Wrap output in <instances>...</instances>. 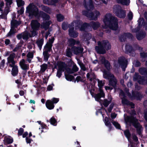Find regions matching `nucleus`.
<instances>
[{
	"label": "nucleus",
	"mask_w": 147,
	"mask_h": 147,
	"mask_svg": "<svg viewBox=\"0 0 147 147\" xmlns=\"http://www.w3.org/2000/svg\"><path fill=\"white\" fill-rule=\"evenodd\" d=\"M18 7L23 6L25 4L24 1L22 0H16Z\"/></svg>",
	"instance_id": "46"
},
{
	"label": "nucleus",
	"mask_w": 147,
	"mask_h": 147,
	"mask_svg": "<svg viewBox=\"0 0 147 147\" xmlns=\"http://www.w3.org/2000/svg\"><path fill=\"white\" fill-rule=\"evenodd\" d=\"M110 71H107L104 70L103 71V77L106 79L109 80L111 78H113L114 76L113 74H112L110 72Z\"/></svg>",
	"instance_id": "17"
},
{
	"label": "nucleus",
	"mask_w": 147,
	"mask_h": 147,
	"mask_svg": "<svg viewBox=\"0 0 147 147\" xmlns=\"http://www.w3.org/2000/svg\"><path fill=\"white\" fill-rule=\"evenodd\" d=\"M24 132V129L22 127L20 128L18 131V135L19 136L22 135Z\"/></svg>",
	"instance_id": "58"
},
{
	"label": "nucleus",
	"mask_w": 147,
	"mask_h": 147,
	"mask_svg": "<svg viewBox=\"0 0 147 147\" xmlns=\"http://www.w3.org/2000/svg\"><path fill=\"white\" fill-rule=\"evenodd\" d=\"M133 80L137 81L139 84H142L145 81V78L143 76L139 75L138 72H135L133 76Z\"/></svg>",
	"instance_id": "12"
},
{
	"label": "nucleus",
	"mask_w": 147,
	"mask_h": 147,
	"mask_svg": "<svg viewBox=\"0 0 147 147\" xmlns=\"http://www.w3.org/2000/svg\"><path fill=\"white\" fill-rule=\"evenodd\" d=\"M42 9L43 11L47 13H49L51 11L50 8L44 5H42Z\"/></svg>",
	"instance_id": "45"
},
{
	"label": "nucleus",
	"mask_w": 147,
	"mask_h": 147,
	"mask_svg": "<svg viewBox=\"0 0 147 147\" xmlns=\"http://www.w3.org/2000/svg\"><path fill=\"white\" fill-rule=\"evenodd\" d=\"M34 57V53L32 52H29L27 55V57L29 59H32Z\"/></svg>",
	"instance_id": "56"
},
{
	"label": "nucleus",
	"mask_w": 147,
	"mask_h": 147,
	"mask_svg": "<svg viewBox=\"0 0 147 147\" xmlns=\"http://www.w3.org/2000/svg\"><path fill=\"white\" fill-rule=\"evenodd\" d=\"M20 24V22L17 20H12L11 22V29L6 35V37L11 38L12 36H14L16 31V28H17Z\"/></svg>",
	"instance_id": "6"
},
{
	"label": "nucleus",
	"mask_w": 147,
	"mask_h": 147,
	"mask_svg": "<svg viewBox=\"0 0 147 147\" xmlns=\"http://www.w3.org/2000/svg\"><path fill=\"white\" fill-rule=\"evenodd\" d=\"M139 71L141 75L144 76L147 78V69L146 67H142L140 68Z\"/></svg>",
	"instance_id": "25"
},
{
	"label": "nucleus",
	"mask_w": 147,
	"mask_h": 147,
	"mask_svg": "<svg viewBox=\"0 0 147 147\" xmlns=\"http://www.w3.org/2000/svg\"><path fill=\"white\" fill-rule=\"evenodd\" d=\"M50 55L49 53H46V52H43L44 60L46 61H47L50 56Z\"/></svg>",
	"instance_id": "44"
},
{
	"label": "nucleus",
	"mask_w": 147,
	"mask_h": 147,
	"mask_svg": "<svg viewBox=\"0 0 147 147\" xmlns=\"http://www.w3.org/2000/svg\"><path fill=\"white\" fill-rule=\"evenodd\" d=\"M68 31L69 35L70 37L76 38L78 36V33L74 31V27H70Z\"/></svg>",
	"instance_id": "20"
},
{
	"label": "nucleus",
	"mask_w": 147,
	"mask_h": 147,
	"mask_svg": "<svg viewBox=\"0 0 147 147\" xmlns=\"http://www.w3.org/2000/svg\"><path fill=\"white\" fill-rule=\"evenodd\" d=\"M144 17L146 20V22H145L143 18H140L138 21V26L135 29L136 32L139 31L142 26H145L146 25V26L145 27V29L147 31V12L145 13Z\"/></svg>",
	"instance_id": "10"
},
{
	"label": "nucleus",
	"mask_w": 147,
	"mask_h": 147,
	"mask_svg": "<svg viewBox=\"0 0 147 147\" xmlns=\"http://www.w3.org/2000/svg\"><path fill=\"white\" fill-rule=\"evenodd\" d=\"M140 57L142 58H147V52H141L140 53Z\"/></svg>",
	"instance_id": "54"
},
{
	"label": "nucleus",
	"mask_w": 147,
	"mask_h": 147,
	"mask_svg": "<svg viewBox=\"0 0 147 147\" xmlns=\"http://www.w3.org/2000/svg\"><path fill=\"white\" fill-rule=\"evenodd\" d=\"M119 39L121 42H125L126 40V37L125 33L120 35L119 37Z\"/></svg>",
	"instance_id": "39"
},
{
	"label": "nucleus",
	"mask_w": 147,
	"mask_h": 147,
	"mask_svg": "<svg viewBox=\"0 0 147 147\" xmlns=\"http://www.w3.org/2000/svg\"><path fill=\"white\" fill-rule=\"evenodd\" d=\"M31 26L32 30L31 32L33 36L37 35V31L39 29L40 24L36 20H32L31 22Z\"/></svg>",
	"instance_id": "7"
},
{
	"label": "nucleus",
	"mask_w": 147,
	"mask_h": 147,
	"mask_svg": "<svg viewBox=\"0 0 147 147\" xmlns=\"http://www.w3.org/2000/svg\"><path fill=\"white\" fill-rule=\"evenodd\" d=\"M76 81H77V82H78L79 81L82 82L83 79L80 76H78L76 77V79L74 80V82L75 83Z\"/></svg>",
	"instance_id": "59"
},
{
	"label": "nucleus",
	"mask_w": 147,
	"mask_h": 147,
	"mask_svg": "<svg viewBox=\"0 0 147 147\" xmlns=\"http://www.w3.org/2000/svg\"><path fill=\"white\" fill-rule=\"evenodd\" d=\"M103 21L106 28L108 27L112 30H116L118 28V20L116 17L106 15Z\"/></svg>",
	"instance_id": "2"
},
{
	"label": "nucleus",
	"mask_w": 147,
	"mask_h": 147,
	"mask_svg": "<svg viewBox=\"0 0 147 147\" xmlns=\"http://www.w3.org/2000/svg\"><path fill=\"white\" fill-rule=\"evenodd\" d=\"M124 134L128 139H129L131 136V134L129 129H127L124 131Z\"/></svg>",
	"instance_id": "37"
},
{
	"label": "nucleus",
	"mask_w": 147,
	"mask_h": 147,
	"mask_svg": "<svg viewBox=\"0 0 147 147\" xmlns=\"http://www.w3.org/2000/svg\"><path fill=\"white\" fill-rule=\"evenodd\" d=\"M97 45L98 46L95 47V50L99 54H104L106 53L107 51L111 49V44L107 40L98 41Z\"/></svg>",
	"instance_id": "3"
},
{
	"label": "nucleus",
	"mask_w": 147,
	"mask_h": 147,
	"mask_svg": "<svg viewBox=\"0 0 147 147\" xmlns=\"http://www.w3.org/2000/svg\"><path fill=\"white\" fill-rule=\"evenodd\" d=\"M66 55V56L69 57H71L72 56V51L70 48H68L67 49Z\"/></svg>",
	"instance_id": "47"
},
{
	"label": "nucleus",
	"mask_w": 147,
	"mask_h": 147,
	"mask_svg": "<svg viewBox=\"0 0 147 147\" xmlns=\"http://www.w3.org/2000/svg\"><path fill=\"white\" fill-rule=\"evenodd\" d=\"M51 101L54 104L57 103L59 101V98H57L53 97L51 100Z\"/></svg>",
	"instance_id": "55"
},
{
	"label": "nucleus",
	"mask_w": 147,
	"mask_h": 147,
	"mask_svg": "<svg viewBox=\"0 0 147 147\" xmlns=\"http://www.w3.org/2000/svg\"><path fill=\"white\" fill-rule=\"evenodd\" d=\"M72 69L73 73L78 71L79 70V68L76 64L73 65Z\"/></svg>",
	"instance_id": "53"
},
{
	"label": "nucleus",
	"mask_w": 147,
	"mask_h": 147,
	"mask_svg": "<svg viewBox=\"0 0 147 147\" xmlns=\"http://www.w3.org/2000/svg\"><path fill=\"white\" fill-rule=\"evenodd\" d=\"M125 121L131 124L136 129V131L138 134L140 135L142 134L141 129L142 127L138 121V120L135 117L133 116H128L125 120Z\"/></svg>",
	"instance_id": "4"
},
{
	"label": "nucleus",
	"mask_w": 147,
	"mask_h": 147,
	"mask_svg": "<svg viewBox=\"0 0 147 147\" xmlns=\"http://www.w3.org/2000/svg\"><path fill=\"white\" fill-rule=\"evenodd\" d=\"M78 64L82 70L84 71L86 70V69L85 66L82 61L78 62Z\"/></svg>",
	"instance_id": "51"
},
{
	"label": "nucleus",
	"mask_w": 147,
	"mask_h": 147,
	"mask_svg": "<svg viewBox=\"0 0 147 147\" xmlns=\"http://www.w3.org/2000/svg\"><path fill=\"white\" fill-rule=\"evenodd\" d=\"M67 72L68 74H72L73 73V72L72 71V69H71L70 68H68L66 69Z\"/></svg>",
	"instance_id": "62"
},
{
	"label": "nucleus",
	"mask_w": 147,
	"mask_h": 147,
	"mask_svg": "<svg viewBox=\"0 0 147 147\" xmlns=\"http://www.w3.org/2000/svg\"><path fill=\"white\" fill-rule=\"evenodd\" d=\"M130 101L128 100L127 99L125 98H122V103L123 104L128 106V104Z\"/></svg>",
	"instance_id": "49"
},
{
	"label": "nucleus",
	"mask_w": 147,
	"mask_h": 147,
	"mask_svg": "<svg viewBox=\"0 0 147 147\" xmlns=\"http://www.w3.org/2000/svg\"><path fill=\"white\" fill-rule=\"evenodd\" d=\"M22 38L24 40H26L28 39L29 37H32L34 36H33L32 34H31L29 32L27 31L22 33Z\"/></svg>",
	"instance_id": "26"
},
{
	"label": "nucleus",
	"mask_w": 147,
	"mask_h": 147,
	"mask_svg": "<svg viewBox=\"0 0 147 147\" xmlns=\"http://www.w3.org/2000/svg\"><path fill=\"white\" fill-rule=\"evenodd\" d=\"M114 103H111L109 105V107L108 109V111L109 113H111L114 107Z\"/></svg>",
	"instance_id": "57"
},
{
	"label": "nucleus",
	"mask_w": 147,
	"mask_h": 147,
	"mask_svg": "<svg viewBox=\"0 0 147 147\" xmlns=\"http://www.w3.org/2000/svg\"><path fill=\"white\" fill-rule=\"evenodd\" d=\"M18 72V69L17 66H15L12 68L11 74L13 76H17Z\"/></svg>",
	"instance_id": "28"
},
{
	"label": "nucleus",
	"mask_w": 147,
	"mask_h": 147,
	"mask_svg": "<svg viewBox=\"0 0 147 147\" xmlns=\"http://www.w3.org/2000/svg\"><path fill=\"white\" fill-rule=\"evenodd\" d=\"M102 63L103 64L105 67L108 71H110L111 65L109 61L105 58H102L101 60Z\"/></svg>",
	"instance_id": "14"
},
{
	"label": "nucleus",
	"mask_w": 147,
	"mask_h": 147,
	"mask_svg": "<svg viewBox=\"0 0 147 147\" xmlns=\"http://www.w3.org/2000/svg\"><path fill=\"white\" fill-rule=\"evenodd\" d=\"M51 23L52 22L50 20L46 21L45 22L42 23L41 25V28L45 29V30H46L48 28L50 25Z\"/></svg>",
	"instance_id": "27"
},
{
	"label": "nucleus",
	"mask_w": 147,
	"mask_h": 147,
	"mask_svg": "<svg viewBox=\"0 0 147 147\" xmlns=\"http://www.w3.org/2000/svg\"><path fill=\"white\" fill-rule=\"evenodd\" d=\"M111 123L116 129L121 130L120 124L117 122L113 121Z\"/></svg>",
	"instance_id": "43"
},
{
	"label": "nucleus",
	"mask_w": 147,
	"mask_h": 147,
	"mask_svg": "<svg viewBox=\"0 0 147 147\" xmlns=\"http://www.w3.org/2000/svg\"><path fill=\"white\" fill-rule=\"evenodd\" d=\"M9 8L8 6L6 7L4 9V12L5 14H6V15H7V14L9 12Z\"/></svg>",
	"instance_id": "64"
},
{
	"label": "nucleus",
	"mask_w": 147,
	"mask_h": 147,
	"mask_svg": "<svg viewBox=\"0 0 147 147\" xmlns=\"http://www.w3.org/2000/svg\"><path fill=\"white\" fill-rule=\"evenodd\" d=\"M45 105L47 108L49 110L53 109L55 107L54 104L50 100H48L46 101Z\"/></svg>",
	"instance_id": "24"
},
{
	"label": "nucleus",
	"mask_w": 147,
	"mask_h": 147,
	"mask_svg": "<svg viewBox=\"0 0 147 147\" xmlns=\"http://www.w3.org/2000/svg\"><path fill=\"white\" fill-rule=\"evenodd\" d=\"M20 65L22 69L24 70H27L29 69V65L23 63L22 64H20Z\"/></svg>",
	"instance_id": "42"
},
{
	"label": "nucleus",
	"mask_w": 147,
	"mask_h": 147,
	"mask_svg": "<svg viewBox=\"0 0 147 147\" xmlns=\"http://www.w3.org/2000/svg\"><path fill=\"white\" fill-rule=\"evenodd\" d=\"M41 127L42 129H48V127L46 125L43 123H42L41 124Z\"/></svg>",
	"instance_id": "63"
},
{
	"label": "nucleus",
	"mask_w": 147,
	"mask_h": 147,
	"mask_svg": "<svg viewBox=\"0 0 147 147\" xmlns=\"http://www.w3.org/2000/svg\"><path fill=\"white\" fill-rule=\"evenodd\" d=\"M86 0H84V6L86 10H83L82 11L83 15L89 18L90 20L96 21L97 19L98 16L100 15V12L97 10L94 12L92 11L94 8V5L92 0H89V3H87Z\"/></svg>",
	"instance_id": "1"
},
{
	"label": "nucleus",
	"mask_w": 147,
	"mask_h": 147,
	"mask_svg": "<svg viewBox=\"0 0 147 147\" xmlns=\"http://www.w3.org/2000/svg\"><path fill=\"white\" fill-rule=\"evenodd\" d=\"M72 50L74 54L78 55L83 53L84 49L81 47L73 46L72 48Z\"/></svg>",
	"instance_id": "13"
},
{
	"label": "nucleus",
	"mask_w": 147,
	"mask_h": 147,
	"mask_svg": "<svg viewBox=\"0 0 147 147\" xmlns=\"http://www.w3.org/2000/svg\"><path fill=\"white\" fill-rule=\"evenodd\" d=\"M125 34L126 35V38H127L129 39H132L134 38L133 36L130 33H125Z\"/></svg>",
	"instance_id": "52"
},
{
	"label": "nucleus",
	"mask_w": 147,
	"mask_h": 147,
	"mask_svg": "<svg viewBox=\"0 0 147 147\" xmlns=\"http://www.w3.org/2000/svg\"><path fill=\"white\" fill-rule=\"evenodd\" d=\"M117 81L115 76L111 78L109 80V85L111 86L115 89H116L117 86Z\"/></svg>",
	"instance_id": "15"
},
{
	"label": "nucleus",
	"mask_w": 147,
	"mask_h": 147,
	"mask_svg": "<svg viewBox=\"0 0 147 147\" xmlns=\"http://www.w3.org/2000/svg\"><path fill=\"white\" fill-rule=\"evenodd\" d=\"M15 56V54L14 53L10 54L9 56L7 58L8 63H10L11 62L14 61Z\"/></svg>",
	"instance_id": "33"
},
{
	"label": "nucleus",
	"mask_w": 147,
	"mask_h": 147,
	"mask_svg": "<svg viewBox=\"0 0 147 147\" xmlns=\"http://www.w3.org/2000/svg\"><path fill=\"white\" fill-rule=\"evenodd\" d=\"M89 28H90L89 23L85 22L81 25L80 30L81 31H85L86 29Z\"/></svg>",
	"instance_id": "29"
},
{
	"label": "nucleus",
	"mask_w": 147,
	"mask_h": 147,
	"mask_svg": "<svg viewBox=\"0 0 147 147\" xmlns=\"http://www.w3.org/2000/svg\"><path fill=\"white\" fill-rule=\"evenodd\" d=\"M51 124L54 125L56 126L57 124V121L54 117H52L50 120Z\"/></svg>",
	"instance_id": "40"
},
{
	"label": "nucleus",
	"mask_w": 147,
	"mask_h": 147,
	"mask_svg": "<svg viewBox=\"0 0 147 147\" xmlns=\"http://www.w3.org/2000/svg\"><path fill=\"white\" fill-rule=\"evenodd\" d=\"M62 29L65 30H67L68 28L67 25L64 22L62 23Z\"/></svg>",
	"instance_id": "60"
},
{
	"label": "nucleus",
	"mask_w": 147,
	"mask_h": 147,
	"mask_svg": "<svg viewBox=\"0 0 147 147\" xmlns=\"http://www.w3.org/2000/svg\"><path fill=\"white\" fill-rule=\"evenodd\" d=\"M118 62L119 65L121 66L127 65V60L124 56H121L119 58Z\"/></svg>",
	"instance_id": "18"
},
{
	"label": "nucleus",
	"mask_w": 147,
	"mask_h": 147,
	"mask_svg": "<svg viewBox=\"0 0 147 147\" xmlns=\"http://www.w3.org/2000/svg\"><path fill=\"white\" fill-rule=\"evenodd\" d=\"M44 41L43 38H42L40 40H37L36 42L38 46L40 49H41L42 48V46L44 43Z\"/></svg>",
	"instance_id": "34"
},
{
	"label": "nucleus",
	"mask_w": 147,
	"mask_h": 147,
	"mask_svg": "<svg viewBox=\"0 0 147 147\" xmlns=\"http://www.w3.org/2000/svg\"><path fill=\"white\" fill-rule=\"evenodd\" d=\"M115 14L120 18H124L126 16V11L122 9L121 7L119 5H116L114 9Z\"/></svg>",
	"instance_id": "8"
},
{
	"label": "nucleus",
	"mask_w": 147,
	"mask_h": 147,
	"mask_svg": "<svg viewBox=\"0 0 147 147\" xmlns=\"http://www.w3.org/2000/svg\"><path fill=\"white\" fill-rule=\"evenodd\" d=\"M26 13L29 14L28 16L30 17H32L33 16L38 19L40 15V11L37 7L34 6L33 7L32 5H29L26 7Z\"/></svg>",
	"instance_id": "5"
},
{
	"label": "nucleus",
	"mask_w": 147,
	"mask_h": 147,
	"mask_svg": "<svg viewBox=\"0 0 147 147\" xmlns=\"http://www.w3.org/2000/svg\"><path fill=\"white\" fill-rule=\"evenodd\" d=\"M98 86L99 88V92H104L102 89V87L104 85L102 83V80L100 81L99 80L98 81Z\"/></svg>",
	"instance_id": "35"
},
{
	"label": "nucleus",
	"mask_w": 147,
	"mask_h": 147,
	"mask_svg": "<svg viewBox=\"0 0 147 147\" xmlns=\"http://www.w3.org/2000/svg\"><path fill=\"white\" fill-rule=\"evenodd\" d=\"M131 97L137 100H140L142 98V95L140 92L132 91Z\"/></svg>",
	"instance_id": "16"
},
{
	"label": "nucleus",
	"mask_w": 147,
	"mask_h": 147,
	"mask_svg": "<svg viewBox=\"0 0 147 147\" xmlns=\"http://www.w3.org/2000/svg\"><path fill=\"white\" fill-rule=\"evenodd\" d=\"M76 40L74 38H71L68 40V42L70 46H74L75 45Z\"/></svg>",
	"instance_id": "50"
},
{
	"label": "nucleus",
	"mask_w": 147,
	"mask_h": 147,
	"mask_svg": "<svg viewBox=\"0 0 147 147\" xmlns=\"http://www.w3.org/2000/svg\"><path fill=\"white\" fill-rule=\"evenodd\" d=\"M127 16L129 20H131L133 17V15L132 12L131 11L129 12L127 15Z\"/></svg>",
	"instance_id": "61"
},
{
	"label": "nucleus",
	"mask_w": 147,
	"mask_h": 147,
	"mask_svg": "<svg viewBox=\"0 0 147 147\" xmlns=\"http://www.w3.org/2000/svg\"><path fill=\"white\" fill-rule=\"evenodd\" d=\"M125 53L130 55L134 57L136 55V53L133 47L130 45H126L125 47Z\"/></svg>",
	"instance_id": "11"
},
{
	"label": "nucleus",
	"mask_w": 147,
	"mask_h": 147,
	"mask_svg": "<svg viewBox=\"0 0 147 147\" xmlns=\"http://www.w3.org/2000/svg\"><path fill=\"white\" fill-rule=\"evenodd\" d=\"M105 96V94L104 92H99V93L96 94H95V99L96 101L98 102H99L101 104V102L102 100L100 98L101 97H104Z\"/></svg>",
	"instance_id": "21"
},
{
	"label": "nucleus",
	"mask_w": 147,
	"mask_h": 147,
	"mask_svg": "<svg viewBox=\"0 0 147 147\" xmlns=\"http://www.w3.org/2000/svg\"><path fill=\"white\" fill-rule=\"evenodd\" d=\"M111 100H108L107 99H104L103 103V105L105 107H108L110 103H111Z\"/></svg>",
	"instance_id": "48"
},
{
	"label": "nucleus",
	"mask_w": 147,
	"mask_h": 147,
	"mask_svg": "<svg viewBox=\"0 0 147 147\" xmlns=\"http://www.w3.org/2000/svg\"><path fill=\"white\" fill-rule=\"evenodd\" d=\"M47 65L46 63H43L40 65V71L42 73L44 72L47 68Z\"/></svg>",
	"instance_id": "38"
},
{
	"label": "nucleus",
	"mask_w": 147,
	"mask_h": 147,
	"mask_svg": "<svg viewBox=\"0 0 147 147\" xmlns=\"http://www.w3.org/2000/svg\"><path fill=\"white\" fill-rule=\"evenodd\" d=\"M4 141V144L5 145L10 144L13 143V139L12 138H9L5 137Z\"/></svg>",
	"instance_id": "32"
},
{
	"label": "nucleus",
	"mask_w": 147,
	"mask_h": 147,
	"mask_svg": "<svg viewBox=\"0 0 147 147\" xmlns=\"http://www.w3.org/2000/svg\"><path fill=\"white\" fill-rule=\"evenodd\" d=\"M117 1L118 3L127 6L129 5L130 3L129 0H117Z\"/></svg>",
	"instance_id": "31"
},
{
	"label": "nucleus",
	"mask_w": 147,
	"mask_h": 147,
	"mask_svg": "<svg viewBox=\"0 0 147 147\" xmlns=\"http://www.w3.org/2000/svg\"><path fill=\"white\" fill-rule=\"evenodd\" d=\"M57 21L59 22L62 21L64 18V16L60 13L57 14Z\"/></svg>",
	"instance_id": "41"
},
{
	"label": "nucleus",
	"mask_w": 147,
	"mask_h": 147,
	"mask_svg": "<svg viewBox=\"0 0 147 147\" xmlns=\"http://www.w3.org/2000/svg\"><path fill=\"white\" fill-rule=\"evenodd\" d=\"M65 78L66 80L68 81H71L74 80V77L72 75L67 74L65 75Z\"/></svg>",
	"instance_id": "36"
},
{
	"label": "nucleus",
	"mask_w": 147,
	"mask_h": 147,
	"mask_svg": "<svg viewBox=\"0 0 147 147\" xmlns=\"http://www.w3.org/2000/svg\"><path fill=\"white\" fill-rule=\"evenodd\" d=\"M146 33L144 31H140L136 34V37L137 39L139 40H141L145 37Z\"/></svg>",
	"instance_id": "23"
},
{
	"label": "nucleus",
	"mask_w": 147,
	"mask_h": 147,
	"mask_svg": "<svg viewBox=\"0 0 147 147\" xmlns=\"http://www.w3.org/2000/svg\"><path fill=\"white\" fill-rule=\"evenodd\" d=\"M40 17L43 19L44 21H48L50 18L49 15L41 10L40 11V15L38 17V19Z\"/></svg>",
	"instance_id": "19"
},
{
	"label": "nucleus",
	"mask_w": 147,
	"mask_h": 147,
	"mask_svg": "<svg viewBox=\"0 0 147 147\" xmlns=\"http://www.w3.org/2000/svg\"><path fill=\"white\" fill-rule=\"evenodd\" d=\"M57 65L58 67L56 76L59 78H60L62 75V72H63L67 67V65L65 62L62 61H58Z\"/></svg>",
	"instance_id": "9"
},
{
	"label": "nucleus",
	"mask_w": 147,
	"mask_h": 147,
	"mask_svg": "<svg viewBox=\"0 0 147 147\" xmlns=\"http://www.w3.org/2000/svg\"><path fill=\"white\" fill-rule=\"evenodd\" d=\"M83 36L85 41H88L91 39L92 35L90 33L86 32L83 34Z\"/></svg>",
	"instance_id": "30"
},
{
	"label": "nucleus",
	"mask_w": 147,
	"mask_h": 147,
	"mask_svg": "<svg viewBox=\"0 0 147 147\" xmlns=\"http://www.w3.org/2000/svg\"><path fill=\"white\" fill-rule=\"evenodd\" d=\"M90 27H92L94 30H96L99 27L100 24L98 22L92 21L89 23Z\"/></svg>",
	"instance_id": "22"
}]
</instances>
